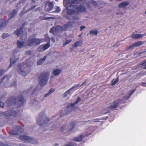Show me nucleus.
I'll return each instance as SVG.
<instances>
[{
  "mask_svg": "<svg viewBox=\"0 0 146 146\" xmlns=\"http://www.w3.org/2000/svg\"><path fill=\"white\" fill-rule=\"evenodd\" d=\"M63 3L68 14L74 12L72 9H74L75 7L79 4L78 0H64Z\"/></svg>",
  "mask_w": 146,
  "mask_h": 146,
  "instance_id": "nucleus-1",
  "label": "nucleus"
},
{
  "mask_svg": "<svg viewBox=\"0 0 146 146\" xmlns=\"http://www.w3.org/2000/svg\"><path fill=\"white\" fill-rule=\"evenodd\" d=\"M7 102L12 104H14L17 108H19L24 105L26 101L24 100L23 97L21 95L17 98L13 96L9 98Z\"/></svg>",
  "mask_w": 146,
  "mask_h": 146,
  "instance_id": "nucleus-2",
  "label": "nucleus"
},
{
  "mask_svg": "<svg viewBox=\"0 0 146 146\" xmlns=\"http://www.w3.org/2000/svg\"><path fill=\"white\" fill-rule=\"evenodd\" d=\"M43 41V39L36 38L34 36H32L28 38L27 43L28 46H32L38 45Z\"/></svg>",
  "mask_w": 146,
  "mask_h": 146,
  "instance_id": "nucleus-3",
  "label": "nucleus"
},
{
  "mask_svg": "<svg viewBox=\"0 0 146 146\" xmlns=\"http://www.w3.org/2000/svg\"><path fill=\"white\" fill-rule=\"evenodd\" d=\"M49 75V73L48 72H44L40 74L38 78L41 86H44L47 83Z\"/></svg>",
  "mask_w": 146,
  "mask_h": 146,
  "instance_id": "nucleus-4",
  "label": "nucleus"
},
{
  "mask_svg": "<svg viewBox=\"0 0 146 146\" xmlns=\"http://www.w3.org/2000/svg\"><path fill=\"white\" fill-rule=\"evenodd\" d=\"M81 4L80 5L78 4L75 7L74 9H72V11L74 12H72L69 15H76L79 13H84L86 11V9L84 5Z\"/></svg>",
  "mask_w": 146,
  "mask_h": 146,
  "instance_id": "nucleus-5",
  "label": "nucleus"
},
{
  "mask_svg": "<svg viewBox=\"0 0 146 146\" xmlns=\"http://www.w3.org/2000/svg\"><path fill=\"white\" fill-rule=\"evenodd\" d=\"M23 129L21 126L16 125L13 128V129L10 131L9 134L11 136L19 135L23 132Z\"/></svg>",
  "mask_w": 146,
  "mask_h": 146,
  "instance_id": "nucleus-6",
  "label": "nucleus"
},
{
  "mask_svg": "<svg viewBox=\"0 0 146 146\" xmlns=\"http://www.w3.org/2000/svg\"><path fill=\"white\" fill-rule=\"evenodd\" d=\"M18 69L17 71L19 74L23 76H25L26 75V72L24 71L26 70L25 69L26 68L29 67V66L27 64V62L22 63L18 66Z\"/></svg>",
  "mask_w": 146,
  "mask_h": 146,
  "instance_id": "nucleus-7",
  "label": "nucleus"
},
{
  "mask_svg": "<svg viewBox=\"0 0 146 146\" xmlns=\"http://www.w3.org/2000/svg\"><path fill=\"white\" fill-rule=\"evenodd\" d=\"M20 139L22 141L34 144L36 143V141L33 138L25 135H21L20 136Z\"/></svg>",
  "mask_w": 146,
  "mask_h": 146,
  "instance_id": "nucleus-8",
  "label": "nucleus"
},
{
  "mask_svg": "<svg viewBox=\"0 0 146 146\" xmlns=\"http://www.w3.org/2000/svg\"><path fill=\"white\" fill-rule=\"evenodd\" d=\"M23 28L21 27L19 29H17L15 32V33L18 36H20L21 37V39L24 40L27 38V34L25 32H24L23 31Z\"/></svg>",
  "mask_w": 146,
  "mask_h": 146,
  "instance_id": "nucleus-9",
  "label": "nucleus"
},
{
  "mask_svg": "<svg viewBox=\"0 0 146 146\" xmlns=\"http://www.w3.org/2000/svg\"><path fill=\"white\" fill-rule=\"evenodd\" d=\"M142 44L141 41H138L127 46L126 50H132L135 47L140 46Z\"/></svg>",
  "mask_w": 146,
  "mask_h": 146,
  "instance_id": "nucleus-10",
  "label": "nucleus"
},
{
  "mask_svg": "<svg viewBox=\"0 0 146 146\" xmlns=\"http://www.w3.org/2000/svg\"><path fill=\"white\" fill-rule=\"evenodd\" d=\"M43 119L40 120L38 119L36 120L37 124L40 127L45 125V124H47L49 120V119L47 117L46 118L45 120H44V121H43Z\"/></svg>",
  "mask_w": 146,
  "mask_h": 146,
  "instance_id": "nucleus-11",
  "label": "nucleus"
},
{
  "mask_svg": "<svg viewBox=\"0 0 146 146\" xmlns=\"http://www.w3.org/2000/svg\"><path fill=\"white\" fill-rule=\"evenodd\" d=\"M50 46L49 42L46 44L41 45L38 49V50L40 52H42L48 49Z\"/></svg>",
  "mask_w": 146,
  "mask_h": 146,
  "instance_id": "nucleus-12",
  "label": "nucleus"
},
{
  "mask_svg": "<svg viewBox=\"0 0 146 146\" xmlns=\"http://www.w3.org/2000/svg\"><path fill=\"white\" fill-rule=\"evenodd\" d=\"M53 7L52 3L50 2H48L45 4V10L46 11H49L51 10Z\"/></svg>",
  "mask_w": 146,
  "mask_h": 146,
  "instance_id": "nucleus-13",
  "label": "nucleus"
},
{
  "mask_svg": "<svg viewBox=\"0 0 146 146\" xmlns=\"http://www.w3.org/2000/svg\"><path fill=\"white\" fill-rule=\"evenodd\" d=\"M146 36V33L143 34H133L131 35V37L133 39H139L142 38L143 37Z\"/></svg>",
  "mask_w": 146,
  "mask_h": 146,
  "instance_id": "nucleus-14",
  "label": "nucleus"
},
{
  "mask_svg": "<svg viewBox=\"0 0 146 146\" xmlns=\"http://www.w3.org/2000/svg\"><path fill=\"white\" fill-rule=\"evenodd\" d=\"M17 44L18 47L19 48H22L24 47H27L28 46L27 44V42L25 44L23 41L18 40L17 41Z\"/></svg>",
  "mask_w": 146,
  "mask_h": 146,
  "instance_id": "nucleus-15",
  "label": "nucleus"
},
{
  "mask_svg": "<svg viewBox=\"0 0 146 146\" xmlns=\"http://www.w3.org/2000/svg\"><path fill=\"white\" fill-rule=\"evenodd\" d=\"M7 114H8V115H7L8 116L7 117L9 116V117L13 116L12 117H15L17 115V113L15 111H13L12 110H10L7 111L6 113Z\"/></svg>",
  "mask_w": 146,
  "mask_h": 146,
  "instance_id": "nucleus-16",
  "label": "nucleus"
},
{
  "mask_svg": "<svg viewBox=\"0 0 146 146\" xmlns=\"http://www.w3.org/2000/svg\"><path fill=\"white\" fill-rule=\"evenodd\" d=\"M119 104V102H118L114 101L111 104L110 106L108 107L109 109H115L116 108Z\"/></svg>",
  "mask_w": 146,
  "mask_h": 146,
  "instance_id": "nucleus-17",
  "label": "nucleus"
},
{
  "mask_svg": "<svg viewBox=\"0 0 146 146\" xmlns=\"http://www.w3.org/2000/svg\"><path fill=\"white\" fill-rule=\"evenodd\" d=\"M19 60V59L16 58L15 56H14V57L11 58L10 59V64L9 66V68H10L12 65L15 64L17 61V60Z\"/></svg>",
  "mask_w": 146,
  "mask_h": 146,
  "instance_id": "nucleus-18",
  "label": "nucleus"
},
{
  "mask_svg": "<svg viewBox=\"0 0 146 146\" xmlns=\"http://www.w3.org/2000/svg\"><path fill=\"white\" fill-rule=\"evenodd\" d=\"M129 4L128 2H123L119 4V7L121 8H124Z\"/></svg>",
  "mask_w": 146,
  "mask_h": 146,
  "instance_id": "nucleus-19",
  "label": "nucleus"
},
{
  "mask_svg": "<svg viewBox=\"0 0 146 146\" xmlns=\"http://www.w3.org/2000/svg\"><path fill=\"white\" fill-rule=\"evenodd\" d=\"M80 20L79 17L77 16H75L72 18V22L73 24H75L78 23V21Z\"/></svg>",
  "mask_w": 146,
  "mask_h": 146,
  "instance_id": "nucleus-20",
  "label": "nucleus"
},
{
  "mask_svg": "<svg viewBox=\"0 0 146 146\" xmlns=\"http://www.w3.org/2000/svg\"><path fill=\"white\" fill-rule=\"evenodd\" d=\"M83 138L84 136L82 135L78 137H74L73 139L74 141H82Z\"/></svg>",
  "mask_w": 146,
  "mask_h": 146,
  "instance_id": "nucleus-21",
  "label": "nucleus"
},
{
  "mask_svg": "<svg viewBox=\"0 0 146 146\" xmlns=\"http://www.w3.org/2000/svg\"><path fill=\"white\" fill-rule=\"evenodd\" d=\"M79 86L78 85H76V86H74L71 88H70L69 89L67 90V91H66L65 93H64V96L66 97L68 94H70V91L72 89L76 87H78Z\"/></svg>",
  "mask_w": 146,
  "mask_h": 146,
  "instance_id": "nucleus-22",
  "label": "nucleus"
},
{
  "mask_svg": "<svg viewBox=\"0 0 146 146\" xmlns=\"http://www.w3.org/2000/svg\"><path fill=\"white\" fill-rule=\"evenodd\" d=\"M98 33V31L96 29H93L90 31V35L92 36L93 35H97Z\"/></svg>",
  "mask_w": 146,
  "mask_h": 146,
  "instance_id": "nucleus-23",
  "label": "nucleus"
},
{
  "mask_svg": "<svg viewBox=\"0 0 146 146\" xmlns=\"http://www.w3.org/2000/svg\"><path fill=\"white\" fill-rule=\"evenodd\" d=\"M55 32H61L63 30L62 27L60 26H57L55 28Z\"/></svg>",
  "mask_w": 146,
  "mask_h": 146,
  "instance_id": "nucleus-24",
  "label": "nucleus"
},
{
  "mask_svg": "<svg viewBox=\"0 0 146 146\" xmlns=\"http://www.w3.org/2000/svg\"><path fill=\"white\" fill-rule=\"evenodd\" d=\"M46 56H45L43 58H41L39 61H37V64L38 65H40L44 61L46 60Z\"/></svg>",
  "mask_w": 146,
  "mask_h": 146,
  "instance_id": "nucleus-25",
  "label": "nucleus"
},
{
  "mask_svg": "<svg viewBox=\"0 0 146 146\" xmlns=\"http://www.w3.org/2000/svg\"><path fill=\"white\" fill-rule=\"evenodd\" d=\"M119 45L120 44L117 42L115 44L111 45L109 47L111 49H113L115 48L118 47Z\"/></svg>",
  "mask_w": 146,
  "mask_h": 146,
  "instance_id": "nucleus-26",
  "label": "nucleus"
},
{
  "mask_svg": "<svg viewBox=\"0 0 146 146\" xmlns=\"http://www.w3.org/2000/svg\"><path fill=\"white\" fill-rule=\"evenodd\" d=\"M81 100L80 98L79 97H78L77 98V100L74 103H71L70 104V106L72 107H73L76 104L79 102Z\"/></svg>",
  "mask_w": 146,
  "mask_h": 146,
  "instance_id": "nucleus-27",
  "label": "nucleus"
},
{
  "mask_svg": "<svg viewBox=\"0 0 146 146\" xmlns=\"http://www.w3.org/2000/svg\"><path fill=\"white\" fill-rule=\"evenodd\" d=\"M82 43V40H80L76 42L73 45V46L74 47H77V46H79Z\"/></svg>",
  "mask_w": 146,
  "mask_h": 146,
  "instance_id": "nucleus-28",
  "label": "nucleus"
},
{
  "mask_svg": "<svg viewBox=\"0 0 146 146\" xmlns=\"http://www.w3.org/2000/svg\"><path fill=\"white\" fill-rule=\"evenodd\" d=\"M60 72L61 71L60 70L56 69L54 71L53 74L54 76H57L60 74Z\"/></svg>",
  "mask_w": 146,
  "mask_h": 146,
  "instance_id": "nucleus-29",
  "label": "nucleus"
},
{
  "mask_svg": "<svg viewBox=\"0 0 146 146\" xmlns=\"http://www.w3.org/2000/svg\"><path fill=\"white\" fill-rule=\"evenodd\" d=\"M17 13V11L15 10H13L9 14V16L11 18L15 15Z\"/></svg>",
  "mask_w": 146,
  "mask_h": 146,
  "instance_id": "nucleus-30",
  "label": "nucleus"
},
{
  "mask_svg": "<svg viewBox=\"0 0 146 146\" xmlns=\"http://www.w3.org/2000/svg\"><path fill=\"white\" fill-rule=\"evenodd\" d=\"M55 90L52 88L50 89L48 93L44 95V96L45 97H47V96H48V95H49L50 94L52 93Z\"/></svg>",
  "mask_w": 146,
  "mask_h": 146,
  "instance_id": "nucleus-31",
  "label": "nucleus"
},
{
  "mask_svg": "<svg viewBox=\"0 0 146 146\" xmlns=\"http://www.w3.org/2000/svg\"><path fill=\"white\" fill-rule=\"evenodd\" d=\"M25 2V0H22L20 1L19 3L18 4L17 7H21L23 5V4Z\"/></svg>",
  "mask_w": 146,
  "mask_h": 146,
  "instance_id": "nucleus-32",
  "label": "nucleus"
},
{
  "mask_svg": "<svg viewBox=\"0 0 146 146\" xmlns=\"http://www.w3.org/2000/svg\"><path fill=\"white\" fill-rule=\"evenodd\" d=\"M118 82V79L117 78L115 80L114 79H113L111 81V85L113 86L115 85Z\"/></svg>",
  "mask_w": 146,
  "mask_h": 146,
  "instance_id": "nucleus-33",
  "label": "nucleus"
},
{
  "mask_svg": "<svg viewBox=\"0 0 146 146\" xmlns=\"http://www.w3.org/2000/svg\"><path fill=\"white\" fill-rule=\"evenodd\" d=\"M55 10L53 11V12L58 13H59L60 11V9L59 7H55L54 8Z\"/></svg>",
  "mask_w": 146,
  "mask_h": 146,
  "instance_id": "nucleus-34",
  "label": "nucleus"
},
{
  "mask_svg": "<svg viewBox=\"0 0 146 146\" xmlns=\"http://www.w3.org/2000/svg\"><path fill=\"white\" fill-rule=\"evenodd\" d=\"M5 24L4 23L2 20H0V29H2V28L5 27Z\"/></svg>",
  "mask_w": 146,
  "mask_h": 146,
  "instance_id": "nucleus-35",
  "label": "nucleus"
},
{
  "mask_svg": "<svg viewBox=\"0 0 146 146\" xmlns=\"http://www.w3.org/2000/svg\"><path fill=\"white\" fill-rule=\"evenodd\" d=\"M136 90H131L129 92V97H128V98H129L135 92V91Z\"/></svg>",
  "mask_w": 146,
  "mask_h": 146,
  "instance_id": "nucleus-36",
  "label": "nucleus"
},
{
  "mask_svg": "<svg viewBox=\"0 0 146 146\" xmlns=\"http://www.w3.org/2000/svg\"><path fill=\"white\" fill-rule=\"evenodd\" d=\"M74 144L72 142H70L69 143L65 145L64 146H74Z\"/></svg>",
  "mask_w": 146,
  "mask_h": 146,
  "instance_id": "nucleus-37",
  "label": "nucleus"
},
{
  "mask_svg": "<svg viewBox=\"0 0 146 146\" xmlns=\"http://www.w3.org/2000/svg\"><path fill=\"white\" fill-rule=\"evenodd\" d=\"M78 1L79 4H84V3L85 2V0H78Z\"/></svg>",
  "mask_w": 146,
  "mask_h": 146,
  "instance_id": "nucleus-38",
  "label": "nucleus"
},
{
  "mask_svg": "<svg viewBox=\"0 0 146 146\" xmlns=\"http://www.w3.org/2000/svg\"><path fill=\"white\" fill-rule=\"evenodd\" d=\"M8 144L9 143H8L3 144L1 142H0V146H9Z\"/></svg>",
  "mask_w": 146,
  "mask_h": 146,
  "instance_id": "nucleus-39",
  "label": "nucleus"
},
{
  "mask_svg": "<svg viewBox=\"0 0 146 146\" xmlns=\"http://www.w3.org/2000/svg\"><path fill=\"white\" fill-rule=\"evenodd\" d=\"M55 31V28L53 27L50 29V32L51 33H54Z\"/></svg>",
  "mask_w": 146,
  "mask_h": 146,
  "instance_id": "nucleus-40",
  "label": "nucleus"
},
{
  "mask_svg": "<svg viewBox=\"0 0 146 146\" xmlns=\"http://www.w3.org/2000/svg\"><path fill=\"white\" fill-rule=\"evenodd\" d=\"M91 3L93 5L95 6L96 5H98V3L97 2L94 1L93 0H92L91 2Z\"/></svg>",
  "mask_w": 146,
  "mask_h": 146,
  "instance_id": "nucleus-41",
  "label": "nucleus"
},
{
  "mask_svg": "<svg viewBox=\"0 0 146 146\" xmlns=\"http://www.w3.org/2000/svg\"><path fill=\"white\" fill-rule=\"evenodd\" d=\"M75 122H73L71 123V125L73 128H74L75 125Z\"/></svg>",
  "mask_w": 146,
  "mask_h": 146,
  "instance_id": "nucleus-42",
  "label": "nucleus"
},
{
  "mask_svg": "<svg viewBox=\"0 0 146 146\" xmlns=\"http://www.w3.org/2000/svg\"><path fill=\"white\" fill-rule=\"evenodd\" d=\"M5 79H6L7 80H8L9 78H8V76L6 75L5 76H4V77H3L2 79V80H3Z\"/></svg>",
  "mask_w": 146,
  "mask_h": 146,
  "instance_id": "nucleus-43",
  "label": "nucleus"
},
{
  "mask_svg": "<svg viewBox=\"0 0 146 146\" xmlns=\"http://www.w3.org/2000/svg\"><path fill=\"white\" fill-rule=\"evenodd\" d=\"M4 73V71L0 70V77Z\"/></svg>",
  "mask_w": 146,
  "mask_h": 146,
  "instance_id": "nucleus-44",
  "label": "nucleus"
},
{
  "mask_svg": "<svg viewBox=\"0 0 146 146\" xmlns=\"http://www.w3.org/2000/svg\"><path fill=\"white\" fill-rule=\"evenodd\" d=\"M4 104L2 103V102H0V107L1 108H3L4 107Z\"/></svg>",
  "mask_w": 146,
  "mask_h": 146,
  "instance_id": "nucleus-45",
  "label": "nucleus"
},
{
  "mask_svg": "<svg viewBox=\"0 0 146 146\" xmlns=\"http://www.w3.org/2000/svg\"><path fill=\"white\" fill-rule=\"evenodd\" d=\"M45 40L46 41L50 40V39L49 38L48 36L47 35H45Z\"/></svg>",
  "mask_w": 146,
  "mask_h": 146,
  "instance_id": "nucleus-46",
  "label": "nucleus"
},
{
  "mask_svg": "<svg viewBox=\"0 0 146 146\" xmlns=\"http://www.w3.org/2000/svg\"><path fill=\"white\" fill-rule=\"evenodd\" d=\"M72 41V40L71 39L69 40L66 41L65 44H68L70 43Z\"/></svg>",
  "mask_w": 146,
  "mask_h": 146,
  "instance_id": "nucleus-47",
  "label": "nucleus"
},
{
  "mask_svg": "<svg viewBox=\"0 0 146 146\" xmlns=\"http://www.w3.org/2000/svg\"><path fill=\"white\" fill-rule=\"evenodd\" d=\"M31 54V52L30 51H29L26 52V55H30Z\"/></svg>",
  "mask_w": 146,
  "mask_h": 146,
  "instance_id": "nucleus-48",
  "label": "nucleus"
},
{
  "mask_svg": "<svg viewBox=\"0 0 146 146\" xmlns=\"http://www.w3.org/2000/svg\"><path fill=\"white\" fill-rule=\"evenodd\" d=\"M2 36L3 38H5L7 36V35L6 34H4Z\"/></svg>",
  "mask_w": 146,
  "mask_h": 146,
  "instance_id": "nucleus-49",
  "label": "nucleus"
},
{
  "mask_svg": "<svg viewBox=\"0 0 146 146\" xmlns=\"http://www.w3.org/2000/svg\"><path fill=\"white\" fill-rule=\"evenodd\" d=\"M145 51L141 52H140L139 54H145Z\"/></svg>",
  "mask_w": 146,
  "mask_h": 146,
  "instance_id": "nucleus-50",
  "label": "nucleus"
},
{
  "mask_svg": "<svg viewBox=\"0 0 146 146\" xmlns=\"http://www.w3.org/2000/svg\"><path fill=\"white\" fill-rule=\"evenodd\" d=\"M85 28V26H81L80 27V29L81 30H82V29H84Z\"/></svg>",
  "mask_w": 146,
  "mask_h": 146,
  "instance_id": "nucleus-51",
  "label": "nucleus"
},
{
  "mask_svg": "<svg viewBox=\"0 0 146 146\" xmlns=\"http://www.w3.org/2000/svg\"><path fill=\"white\" fill-rule=\"evenodd\" d=\"M51 41H52L53 42H55V40L54 39V38H52L51 39Z\"/></svg>",
  "mask_w": 146,
  "mask_h": 146,
  "instance_id": "nucleus-52",
  "label": "nucleus"
},
{
  "mask_svg": "<svg viewBox=\"0 0 146 146\" xmlns=\"http://www.w3.org/2000/svg\"><path fill=\"white\" fill-rule=\"evenodd\" d=\"M53 18L52 17H47L46 18H45V19H52V18Z\"/></svg>",
  "mask_w": 146,
  "mask_h": 146,
  "instance_id": "nucleus-53",
  "label": "nucleus"
},
{
  "mask_svg": "<svg viewBox=\"0 0 146 146\" xmlns=\"http://www.w3.org/2000/svg\"><path fill=\"white\" fill-rule=\"evenodd\" d=\"M63 127H64V126H63V127H61V128H60V129H61V130L62 131L63 130V129H64V128H63Z\"/></svg>",
  "mask_w": 146,
  "mask_h": 146,
  "instance_id": "nucleus-54",
  "label": "nucleus"
},
{
  "mask_svg": "<svg viewBox=\"0 0 146 146\" xmlns=\"http://www.w3.org/2000/svg\"><path fill=\"white\" fill-rule=\"evenodd\" d=\"M141 84L143 85H145L146 84V83L145 82H142L141 83Z\"/></svg>",
  "mask_w": 146,
  "mask_h": 146,
  "instance_id": "nucleus-55",
  "label": "nucleus"
},
{
  "mask_svg": "<svg viewBox=\"0 0 146 146\" xmlns=\"http://www.w3.org/2000/svg\"><path fill=\"white\" fill-rule=\"evenodd\" d=\"M86 84V82H85V81H84L82 84H81V86L83 85L84 84Z\"/></svg>",
  "mask_w": 146,
  "mask_h": 146,
  "instance_id": "nucleus-56",
  "label": "nucleus"
},
{
  "mask_svg": "<svg viewBox=\"0 0 146 146\" xmlns=\"http://www.w3.org/2000/svg\"><path fill=\"white\" fill-rule=\"evenodd\" d=\"M14 84H15V86H16V82H14Z\"/></svg>",
  "mask_w": 146,
  "mask_h": 146,
  "instance_id": "nucleus-57",
  "label": "nucleus"
},
{
  "mask_svg": "<svg viewBox=\"0 0 146 146\" xmlns=\"http://www.w3.org/2000/svg\"><path fill=\"white\" fill-rule=\"evenodd\" d=\"M40 117H43V115H40Z\"/></svg>",
  "mask_w": 146,
  "mask_h": 146,
  "instance_id": "nucleus-58",
  "label": "nucleus"
},
{
  "mask_svg": "<svg viewBox=\"0 0 146 146\" xmlns=\"http://www.w3.org/2000/svg\"><path fill=\"white\" fill-rule=\"evenodd\" d=\"M90 121V120H89V121H85V122H88V121Z\"/></svg>",
  "mask_w": 146,
  "mask_h": 146,
  "instance_id": "nucleus-59",
  "label": "nucleus"
},
{
  "mask_svg": "<svg viewBox=\"0 0 146 146\" xmlns=\"http://www.w3.org/2000/svg\"><path fill=\"white\" fill-rule=\"evenodd\" d=\"M80 35H79V37H80Z\"/></svg>",
  "mask_w": 146,
  "mask_h": 146,
  "instance_id": "nucleus-60",
  "label": "nucleus"
},
{
  "mask_svg": "<svg viewBox=\"0 0 146 146\" xmlns=\"http://www.w3.org/2000/svg\"><path fill=\"white\" fill-rule=\"evenodd\" d=\"M73 25V24H71V25Z\"/></svg>",
  "mask_w": 146,
  "mask_h": 146,
  "instance_id": "nucleus-61",
  "label": "nucleus"
},
{
  "mask_svg": "<svg viewBox=\"0 0 146 146\" xmlns=\"http://www.w3.org/2000/svg\"><path fill=\"white\" fill-rule=\"evenodd\" d=\"M42 113V114H43V113H44V112H43V113Z\"/></svg>",
  "mask_w": 146,
  "mask_h": 146,
  "instance_id": "nucleus-62",
  "label": "nucleus"
},
{
  "mask_svg": "<svg viewBox=\"0 0 146 146\" xmlns=\"http://www.w3.org/2000/svg\"><path fill=\"white\" fill-rule=\"evenodd\" d=\"M25 92H26V91H25L24 92V93H25Z\"/></svg>",
  "mask_w": 146,
  "mask_h": 146,
  "instance_id": "nucleus-63",
  "label": "nucleus"
},
{
  "mask_svg": "<svg viewBox=\"0 0 146 146\" xmlns=\"http://www.w3.org/2000/svg\"><path fill=\"white\" fill-rule=\"evenodd\" d=\"M33 1H34V0H33Z\"/></svg>",
  "mask_w": 146,
  "mask_h": 146,
  "instance_id": "nucleus-64",
  "label": "nucleus"
}]
</instances>
